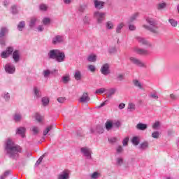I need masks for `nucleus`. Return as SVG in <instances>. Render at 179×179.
<instances>
[{
    "label": "nucleus",
    "mask_w": 179,
    "mask_h": 179,
    "mask_svg": "<svg viewBox=\"0 0 179 179\" xmlns=\"http://www.w3.org/2000/svg\"><path fill=\"white\" fill-rule=\"evenodd\" d=\"M4 152L10 159L17 160L19 159V153H22V148L15 143L12 138H8L5 143Z\"/></svg>",
    "instance_id": "1"
},
{
    "label": "nucleus",
    "mask_w": 179,
    "mask_h": 179,
    "mask_svg": "<svg viewBox=\"0 0 179 179\" xmlns=\"http://www.w3.org/2000/svg\"><path fill=\"white\" fill-rule=\"evenodd\" d=\"M145 20L149 25L144 24L143 25V27L153 34H159V27H157V21L150 17H147Z\"/></svg>",
    "instance_id": "2"
},
{
    "label": "nucleus",
    "mask_w": 179,
    "mask_h": 179,
    "mask_svg": "<svg viewBox=\"0 0 179 179\" xmlns=\"http://www.w3.org/2000/svg\"><path fill=\"white\" fill-rule=\"evenodd\" d=\"M48 57L50 59H55L57 62H64L65 61V52L59 50H52L48 52Z\"/></svg>",
    "instance_id": "3"
},
{
    "label": "nucleus",
    "mask_w": 179,
    "mask_h": 179,
    "mask_svg": "<svg viewBox=\"0 0 179 179\" xmlns=\"http://www.w3.org/2000/svg\"><path fill=\"white\" fill-rule=\"evenodd\" d=\"M107 13L103 11H94L93 13V17L96 20L98 24H101L106 20V16Z\"/></svg>",
    "instance_id": "4"
},
{
    "label": "nucleus",
    "mask_w": 179,
    "mask_h": 179,
    "mask_svg": "<svg viewBox=\"0 0 179 179\" xmlns=\"http://www.w3.org/2000/svg\"><path fill=\"white\" fill-rule=\"evenodd\" d=\"M129 61L134 65H136V66H139V68H146V64L142 62V60L135 57H130Z\"/></svg>",
    "instance_id": "5"
},
{
    "label": "nucleus",
    "mask_w": 179,
    "mask_h": 179,
    "mask_svg": "<svg viewBox=\"0 0 179 179\" xmlns=\"http://www.w3.org/2000/svg\"><path fill=\"white\" fill-rule=\"evenodd\" d=\"M80 152L88 160H92V149L88 147H83L80 148Z\"/></svg>",
    "instance_id": "6"
},
{
    "label": "nucleus",
    "mask_w": 179,
    "mask_h": 179,
    "mask_svg": "<svg viewBox=\"0 0 179 179\" xmlns=\"http://www.w3.org/2000/svg\"><path fill=\"white\" fill-rule=\"evenodd\" d=\"M137 41L141 44V45H144L147 48H152L153 47V45L152 43L149 42V41L146 40V38L138 36L137 37Z\"/></svg>",
    "instance_id": "7"
},
{
    "label": "nucleus",
    "mask_w": 179,
    "mask_h": 179,
    "mask_svg": "<svg viewBox=\"0 0 179 179\" xmlns=\"http://www.w3.org/2000/svg\"><path fill=\"white\" fill-rule=\"evenodd\" d=\"M57 179H71V171L64 169L57 175Z\"/></svg>",
    "instance_id": "8"
},
{
    "label": "nucleus",
    "mask_w": 179,
    "mask_h": 179,
    "mask_svg": "<svg viewBox=\"0 0 179 179\" xmlns=\"http://www.w3.org/2000/svg\"><path fill=\"white\" fill-rule=\"evenodd\" d=\"M100 72L105 76L110 75V73H111V71L110 70V64L108 63L103 64L101 67Z\"/></svg>",
    "instance_id": "9"
},
{
    "label": "nucleus",
    "mask_w": 179,
    "mask_h": 179,
    "mask_svg": "<svg viewBox=\"0 0 179 179\" xmlns=\"http://www.w3.org/2000/svg\"><path fill=\"white\" fill-rule=\"evenodd\" d=\"M5 71L7 73H9V75H13L15 72H16V67L10 63L6 64L5 65Z\"/></svg>",
    "instance_id": "10"
},
{
    "label": "nucleus",
    "mask_w": 179,
    "mask_h": 179,
    "mask_svg": "<svg viewBox=\"0 0 179 179\" xmlns=\"http://www.w3.org/2000/svg\"><path fill=\"white\" fill-rule=\"evenodd\" d=\"M64 41H65V38L62 35H56L52 38V43L55 45H57V44H62Z\"/></svg>",
    "instance_id": "11"
},
{
    "label": "nucleus",
    "mask_w": 179,
    "mask_h": 179,
    "mask_svg": "<svg viewBox=\"0 0 179 179\" xmlns=\"http://www.w3.org/2000/svg\"><path fill=\"white\" fill-rule=\"evenodd\" d=\"M94 6L95 9H97L98 10H101V9L104 8V5H106V2L101 1V0H94Z\"/></svg>",
    "instance_id": "12"
},
{
    "label": "nucleus",
    "mask_w": 179,
    "mask_h": 179,
    "mask_svg": "<svg viewBox=\"0 0 179 179\" xmlns=\"http://www.w3.org/2000/svg\"><path fill=\"white\" fill-rule=\"evenodd\" d=\"M134 52L138 54V55H149V50L141 48H134Z\"/></svg>",
    "instance_id": "13"
},
{
    "label": "nucleus",
    "mask_w": 179,
    "mask_h": 179,
    "mask_svg": "<svg viewBox=\"0 0 179 179\" xmlns=\"http://www.w3.org/2000/svg\"><path fill=\"white\" fill-rule=\"evenodd\" d=\"M12 52H13V48L12 47H8L6 50L1 52V58H8L9 55H12Z\"/></svg>",
    "instance_id": "14"
},
{
    "label": "nucleus",
    "mask_w": 179,
    "mask_h": 179,
    "mask_svg": "<svg viewBox=\"0 0 179 179\" xmlns=\"http://www.w3.org/2000/svg\"><path fill=\"white\" fill-rule=\"evenodd\" d=\"M91 134H94V132H97V134H103L104 132V129L101 125H97L96 127H92L90 129Z\"/></svg>",
    "instance_id": "15"
},
{
    "label": "nucleus",
    "mask_w": 179,
    "mask_h": 179,
    "mask_svg": "<svg viewBox=\"0 0 179 179\" xmlns=\"http://www.w3.org/2000/svg\"><path fill=\"white\" fill-rule=\"evenodd\" d=\"M80 103H87L90 101V97H89V94L87 92H83V95L79 99Z\"/></svg>",
    "instance_id": "16"
},
{
    "label": "nucleus",
    "mask_w": 179,
    "mask_h": 179,
    "mask_svg": "<svg viewBox=\"0 0 179 179\" xmlns=\"http://www.w3.org/2000/svg\"><path fill=\"white\" fill-rule=\"evenodd\" d=\"M13 59H14L15 64H17L20 61V52L19 50H15L13 52Z\"/></svg>",
    "instance_id": "17"
},
{
    "label": "nucleus",
    "mask_w": 179,
    "mask_h": 179,
    "mask_svg": "<svg viewBox=\"0 0 179 179\" xmlns=\"http://www.w3.org/2000/svg\"><path fill=\"white\" fill-rule=\"evenodd\" d=\"M13 120L15 122H20L23 120V116L20 113H15L13 116Z\"/></svg>",
    "instance_id": "18"
},
{
    "label": "nucleus",
    "mask_w": 179,
    "mask_h": 179,
    "mask_svg": "<svg viewBox=\"0 0 179 179\" xmlns=\"http://www.w3.org/2000/svg\"><path fill=\"white\" fill-rule=\"evenodd\" d=\"M136 128L138 131H146L148 129V124L140 122L136 124Z\"/></svg>",
    "instance_id": "19"
},
{
    "label": "nucleus",
    "mask_w": 179,
    "mask_h": 179,
    "mask_svg": "<svg viewBox=\"0 0 179 179\" xmlns=\"http://www.w3.org/2000/svg\"><path fill=\"white\" fill-rule=\"evenodd\" d=\"M138 149H140L141 150H147V149H149V142L148 141L142 142L139 145Z\"/></svg>",
    "instance_id": "20"
},
{
    "label": "nucleus",
    "mask_w": 179,
    "mask_h": 179,
    "mask_svg": "<svg viewBox=\"0 0 179 179\" xmlns=\"http://www.w3.org/2000/svg\"><path fill=\"white\" fill-rule=\"evenodd\" d=\"M168 22L171 27L176 28L177 27V26H178V21H177V20H175L174 18H169L168 20Z\"/></svg>",
    "instance_id": "21"
},
{
    "label": "nucleus",
    "mask_w": 179,
    "mask_h": 179,
    "mask_svg": "<svg viewBox=\"0 0 179 179\" xmlns=\"http://www.w3.org/2000/svg\"><path fill=\"white\" fill-rule=\"evenodd\" d=\"M8 28L5 27H2L0 29V38H3V37H5V36H6V34H8Z\"/></svg>",
    "instance_id": "22"
},
{
    "label": "nucleus",
    "mask_w": 179,
    "mask_h": 179,
    "mask_svg": "<svg viewBox=\"0 0 179 179\" xmlns=\"http://www.w3.org/2000/svg\"><path fill=\"white\" fill-rule=\"evenodd\" d=\"M38 22H40V20H38V19H37V17H34L31 18L30 22H29V27H34V26H36V24H37V23H38Z\"/></svg>",
    "instance_id": "23"
},
{
    "label": "nucleus",
    "mask_w": 179,
    "mask_h": 179,
    "mask_svg": "<svg viewBox=\"0 0 179 179\" xmlns=\"http://www.w3.org/2000/svg\"><path fill=\"white\" fill-rule=\"evenodd\" d=\"M133 85L135 86V87H138V89H143V86L142 85V83L139 81L137 79L133 80Z\"/></svg>",
    "instance_id": "24"
},
{
    "label": "nucleus",
    "mask_w": 179,
    "mask_h": 179,
    "mask_svg": "<svg viewBox=\"0 0 179 179\" xmlns=\"http://www.w3.org/2000/svg\"><path fill=\"white\" fill-rule=\"evenodd\" d=\"M24 132H26V129L24 127H20L17 129L16 134L17 135H21L22 138H24Z\"/></svg>",
    "instance_id": "25"
},
{
    "label": "nucleus",
    "mask_w": 179,
    "mask_h": 179,
    "mask_svg": "<svg viewBox=\"0 0 179 179\" xmlns=\"http://www.w3.org/2000/svg\"><path fill=\"white\" fill-rule=\"evenodd\" d=\"M113 121L111 120H107L105 123V127L107 131H110V129H113Z\"/></svg>",
    "instance_id": "26"
},
{
    "label": "nucleus",
    "mask_w": 179,
    "mask_h": 179,
    "mask_svg": "<svg viewBox=\"0 0 179 179\" xmlns=\"http://www.w3.org/2000/svg\"><path fill=\"white\" fill-rule=\"evenodd\" d=\"M34 93L36 99H39V97H41V92H40V89H38V87H35L34 88Z\"/></svg>",
    "instance_id": "27"
},
{
    "label": "nucleus",
    "mask_w": 179,
    "mask_h": 179,
    "mask_svg": "<svg viewBox=\"0 0 179 179\" xmlns=\"http://www.w3.org/2000/svg\"><path fill=\"white\" fill-rule=\"evenodd\" d=\"M127 110L130 112L132 113V111H135L136 110V106L135 103L130 102L128 104Z\"/></svg>",
    "instance_id": "28"
},
{
    "label": "nucleus",
    "mask_w": 179,
    "mask_h": 179,
    "mask_svg": "<svg viewBox=\"0 0 179 179\" xmlns=\"http://www.w3.org/2000/svg\"><path fill=\"white\" fill-rule=\"evenodd\" d=\"M87 59L89 62H96V61H97V56L92 54L87 57Z\"/></svg>",
    "instance_id": "29"
},
{
    "label": "nucleus",
    "mask_w": 179,
    "mask_h": 179,
    "mask_svg": "<svg viewBox=\"0 0 179 179\" xmlns=\"http://www.w3.org/2000/svg\"><path fill=\"white\" fill-rule=\"evenodd\" d=\"M17 30H19V31H23V29H24V27H26V22H24V21H21L18 23L17 24Z\"/></svg>",
    "instance_id": "30"
},
{
    "label": "nucleus",
    "mask_w": 179,
    "mask_h": 179,
    "mask_svg": "<svg viewBox=\"0 0 179 179\" xmlns=\"http://www.w3.org/2000/svg\"><path fill=\"white\" fill-rule=\"evenodd\" d=\"M105 26L108 30H113V29H114V22L112 21H107Z\"/></svg>",
    "instance_id": "31"
},
{
    "label": "nucleus",
    "mask_w": 179,
    "mask_h": 179,
    "mask_svg": "<svg viewBox=\"0 0 179 179\" xmlns=\"http://www.w3.org/2000/svg\"><path fill=\"white\" fill-rule=\"evenodd\" d=\"M62 82L66 85L71 82V76L69 75H66L62 78Z\"/></svg>",
    "instance_id": "32"
},
{
    "label": "nucleus",
    "mask_w": 179,
    "mask_h": 179,
    "mask_svg": "<svg viewBox=\"0 0 179 179\" xmlns=\"http://www.w3.org/2000/svg\"><path fill=\"white\" fill-rule=\"evenodd\" d=\"M74 78L76 80H80L82 79V72L79 70L76 71L74 73Z\"/></svg>",
    "instance_id": "33"
},
{
    "label": "nucleus",
    "mask_w": 179,
    "mask_h": 179,
    "mask_svg": "<svg viewBox=\"0 0 179 179\" xmlns=\"http://www.w3.org/2000/svg\"><path fill=\"white\" fill-rule=\"evenodd\" d=\"M131 143H133V145H134V146H138V145H139L140 143V139L138 136H134L131 138Z\"/></svg>",
    "instance_id": "34"
},
{
    "label": "nucleus",
    "mask_w": 179,
    "mask_h": 179,
    "mask_svg": "<svg viewBox=\"0 0 179 179\" xmlns=\"http://www.w3.org/2000/svg\"><path fill=\"white\" fill-rule=\"evenodd\" d=\"M83 20L84 24H90V22L92 21V19H90V16L87 15L83 17Z\"/></svg>",
    "instance_id": "35"
},
{
    "label": "nucleus",
    "mask_w": 179,
    "mask_h": 179,
    "mask_svg": "<svg viewBox=\"0 0 179 179\" xmlns=\"http://www.w3.org/2000/svg\"><path fill=\"white\" fill-rule=\"evenodd\" d=\"M54 128V125H50L48 127H47L45 128V129L43 131V136H45L48 134V132H50V131L52 130V129Z\"/></svg>",
    "instance_id": "36"
},
{
    "label": "nucleus",
    "mask_w": 179,
    "mask_h": 179,
    "mask_svg": "<svg viewBox=\"0 0 179 179\" xmlns=\"http://www.w3.org/2000/svg\"><path fill=\"white\" fill-rule=\"evenodd\" d=\"M87 8V6L86 4L80 5L78 10L80 13H83L85 10H86V8Z\"/></svg>",
    "instance_id": "37"
},
{
    "label": "nucleus",
    "mask_w": 179,
    "mask_h": 179,
    "mask_svg": "<svg viewBox=\"0 0 179 179\" xmlns=\"http://www.w3.org/2000/svg\"><path fill=\"white\" fill-rule=\"evenodd\" d=\"M122 164H124V159L122 157L116 158V166L120 167Z\"/></svg>",
    "instance_id": "38"
},
{
    "label": "nucleus",
    "mask_w": 179,
    "mask_h": 179,
    "mask_svg": "<svg viewBox=\"0 0 179 179\" xmlns=\"http://www.w3.org/2000/svg\"><path fill=\"white\" fill-rule=\"evenodd\" d=\"M138 16H139V13H138L133 14L132 16L130 17L128 23H132V22H134V20H136Z\"/></svg>",
    "instance_id": "39"
},
{
    "label": "nucleus",
    "mask_w": 179,
    "mask_h": 179,
    "mask_svg": "<svg viewBox=\"0 0 179 179\" xmlns=\"http://www.w3.org/2000/svg\"><path fill=\"white\" fill-rule=\"evenodd\" d=\"M42 23L44 26H48V24L51 23V19H50V17H44L42 20Z\"/></svg>",
    "instance_id": "40"
},
{
    "label": "nucleus",
    "mask_w": 179,
    "mask_h": 179,
    "mask_svg": "<svg viewBox=\"0 0 179 179\" xmlns=\"http://www.w3.org/2000/svg\"><path fill=\"white\" fill-rule=\"evenodd\" d=\"M48 103H50V99H48V97L42 98V103L44 107H47V106H48Z\"/></svg>",
    "instance_id": "41"
},
{
    "label": "nucleus",
    "mask_w": 179,
    "mask_h": 179,
    "mask_svg": "<svg viewBox=\"0 0 179 179\" xmlns=\"http://www.w3.org/2000/svg\"><path fill=\"white\" fill-rule=\"evenodd\" d=\"M31 131L34 135H38V132H40V129L38 127L34 126L31 127Z\"/></svg>",
    "instance_id": "42"
},
{
    "label": "nucleus",
    "mask_w": 179,
    "mask_h": 179,
    "mask_svg": "<svg viewBox=\"0 0 179 179\" xmlns=\"http://www.w3.org/2000/svg\"><path fill=\"white\" fill-rule=\"evenodd\" d=\"M115 92H117V89L115 88H112L109 90L108 94H107L108 99H110L111 96H113V94H115Z\"/></svg>",
    "instance_id": "43"
},
{
    "label": "nucleus",
    "mask_w": 179,
    "mask_h": 179,
    "mask_svg": "<svg viewBox=\"0 0 179 179\" xmlns=\"http://www.w3.org/2000/svg\"><path fill=\"white\" fill-rule=\"evenodd\" d=\"M167 6V4L166 3H159L157 4V8L158 10H162V9H164Z\"/></svg>",
    "instance_id": "44"
},
{
    "label": "nucleus",
    "mask_w": 179,
    "mask_h": 179,
    "mask_svg": "<svg viewBox=\"0 0 179 179\" xmlns=\"http://www.w3.org/2000/svg\"><path fill=\"white\" fill-rule=\"evenodd\" d=\"M87 69L88 71H90V72L94 73L96 72V66L93 65V64H89L87 66Z\"/></svg>",
    "instance_id": "45"
},
{
    "label": "nucleus",
    "mask_w": 179,
    "mask_h": 179,
    "mask_svg": "<svg viewBox=\"0 0 179 179\" xmlns=\"http://www.w3.org/2000/svg\"><path fill=\"white\" fill-rule=\"evenodd\" d=\"M92 179H97L100 177V173L99 172H94L90 175Z\"/></svg>",
    "instance_id": "46"
},
{
    "label": "nucleus",
    "mask_w": 179,
    "mask_h": 179,
    "mask_svg": "<svg viewBox=\"0 0 179 179\" xmlns=\"http://www.w3.org/2000/svg\"><path fill=\"white\" fill-rule=\"evenodd\" d=\"M122 27H124V23L119 24L116 27V33H121V30L122 29Z\"/></svg>",
    "instance_id": "47"
},
{
    "label": "nucleus",
    "mask_w": 179,
    "mask_h": 179,
    "mask_svg": "<svg viewBox=\"0 0 179 179\" xmlns=\"http://www.w3.org/2000/svg\"><path fill=\"white\" fill-rule=\"evenodd\" d=\"M40 10H42L43 12L47 11V9H48V6L46 4H41L39 6Z\"/></svg>",
    "instance_id": "48"
},
{
    "label": "nucleus",
    "mask_w": 179,
    "mask_h": 179,
    "mask_svg": "<svg viewBox=\"0 0 179 179\" xmlns=\"http://www.w3.org/2000/svg\"><path fill=\"white\" fill-rule=\"evenodd\" d=\"M106 92V88H99L95 91V94H103Z\"/></svg>",
    "instance_id": "49"
},
{
    "label": "nucleus",
    "mask_w": 179,
    "mask_h": 179,
    "mask_svg": "<svg viewBox=\"0 0 179 179\" xmlns=\"http://www.w3.org/2000/svg\"><path fill=\"white\" fill-rule=\"evenodd\" d=\"M150 99H153L154 100H157L159 99V96L156 93H151L149 95Z\"/></svg>",
    "instance_id": "50"
},
{
    "label": "nucleus",
    "mask_w": 179,
    "mask_h": 179,
    "mask_svg": "<svg viewBox=\"0 0 179 179\" xmlns=\"http://www.w3.org/2000/svg\"><path fill=\"white\" fill-rule=\"evenodd\" d=\"M159 136H160V133L159 131H155L152 134V137L155 139H159Z\"/></svg>",
    "instance_id": "51"
},
{
    "label": "nucleus",
    "mask_w": 179,
    "mask_h": 179,
    "mask_svg": "<svg viewBox=\"0 0 179 179\" xmlns=\"http://www.w3.org/2000/svg\"><path fill=\"white\" fill-rule=\"evenodd\" d=\"M51 75V71L50 70L43 71V76L44 78H48Z\"/></svg>",
    "instance_id": "52"
},
{
    "label": "nucleus",
    "mask_w": 179,
    "mask_h": 179,
    "mask_svg": "<svg viewBox=\"0 0 179 179\" xmlns=\"http://www.w3.org/2000/svg\"><path fill=\"white\" fill-rule=\"evenodd\" d=\"M129 30L131 31H135V30H136V27H135L134 24L129 23Z\"/></svg>",
    "instance_id": "53"
},
{
    "label": "nucleus",
    "mask_w": 179,
    "mask_h": 179,
    "mask_svg": "<svg viewBox=\"0 0 179 179\" xmlns=\"http://www.w3.org/2000/svg\"><path fill=\"white\" fill-rule=\"evenodd\" d=\"M11 12L13 15H16V13H17V6H13L11 7Z\"/></svg>",
    "instance_id": "54"
},
{
    "label": "nucleus",
    "mask_w": 179,
    "mask_h": 179,
    "mask_svg": "<svg viewBox=\"0 0 179 179\" xmlns=\"http://www.w3.org/2000/svg\"><path fill=\"white\" fill-rule=\"evenodd\" d=\"M160 127V122L157 121L152 124L153 129H157Z\"/></svg>",
    "instance_id": "55"
},
{
    "label": "nucleus",
    "mask_w": 179,
    "mask_h": 179,
    "mask_svg": "<svg viewBox=\"0 0 179 179\" xmlns=\"http://www.w3.org/2000/svg\"><path fill=\"white\" fill-rule=\"evenodd\" d=\"M117 153H122L124 152V148L121 145H118L116 148Z\"/></svg>",
    "instance_id": "56"
},
{
    "label": "nucleus",
    "mask_w": 179,
    "mask_h": 179,
    "mask_svg": "<svg viewBox=\"0 0 179 179\" xmlns=\"http://www.w3.org/2000/svg\"><path fill=\"white\" fill-rule=\"evenodd\" d=\"M3 97L6 101H9V100L10 99V96L9 95V93H6V92L4 93Z\"/></svg>",
    "instance_id": "57"
},
{
    "label": "nucleus",
    "mask_w": 179,
    "mask_h": 179,
    "mask_svg": "<svg viewBox=\"0 0 179 179\" xmlns=\"http://www.w3.org/2000/svg\"><path fill=\"white\" fill-rule=\"evenodd\" d=\"M110 54H114V52H117V48L115 46L110 47L109 49Z\"/></svg>",
    "instance_id": "58"
},
{
    "label": "nucleus",
    "mask_w": 179,
    "mask_h": 179,
    "mask_svg": "<svg viewBox=\"0 0 179 179\" xmlns=\"http://www.w3.org/2000/svg\"><path fill=\"white\" fill-rule=\"evenodd\" d=\"M117 80H119V82H122V80H124V75L123 74H118L116 77Z\"/></svg>",
    "instance_id": "59"
},
{
    "label": "nucleus",
    "mask_w": 179,
    "mask_h": 179,
    "mask_svg": "<svg viewBox=\"0 0 179 179\" xmlns=\"http://www.w3.org/2000/svg\"><path fill=\"white\" fill-rule=\"evenodd\" d=\"M129 141V137H126L123 141H122V143H123V146H127L128 145V142Z\"/></svg>",
    "instance_id": "60"
},
{
    "label": "nucleus",
    "mask_w": 179,
    "mask_h": 179,
    "mask_svg": "<svg viewBox=\"0 0 179 179\" xmlns=\"http://www.w3.org/2000/svg\"><path fill=\"white\" fill-rule=\"evenodd\" d=\"M36 120L38 122H41V121H43V117L40 115L37 114L36 115Z\"/></svg>",
    "instance_id": "61"
},
{
    "label": "nucleus",
    "mask_w": 179,
    "mask_h": 179,
    "mask_svg": "<svg viewBox=\"0 0 179 179\" xmlns=\"http://www.w3.org/2000/svg\"><path fill=\"white\" fill-rule=\"evenodd\" d=\"M37 30L39 33H41V31H44V27L43 25H39L37 27Z\"/></svg>",
    "instance_id": "62"
},
{
    "label": "nucleus",
    "mask_w": 179,
    "mask_h": 179,
    "mask_svg": "<svg viewBox=\"0 0 179 179\" xmlns=\"http://www.w3.org/2000/svg\"><path fill=\"white\" fill-rule=\"evenodd\" d=\"M108 141L110 143H115V142H117V138H115V137L110 138L108 139Z\"/></svg>",
    "instance_id": "63"
},
{
    "label": "nucleus",
    "mask_w": 179,
    "mask_h": 179,
    "mask_svg": "<svg viewBox=\"0 0 179 179\" xmlns=\"http://www.w3.org/2000/svg\"><path fill=\"white\" fill-rule=\"evenodd\" d=\"M58 103H64L65 101V98L64 97H59L57 99Z\"/></svg>",
    "instance_id": "64"
}]
</instances>
